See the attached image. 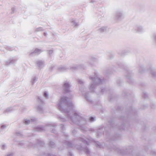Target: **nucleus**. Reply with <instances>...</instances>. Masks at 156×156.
I'll list each match as a JSON object with an SVG mask.
<instances>
[{"label":"nucleus","instance_id":"f257e3e1","mask_svg":"<svg viewBox=\"0 0 156 156\" xmlns=\"http://www.w3.org/2000/svg\"><path fill=\"white\" fill-rule=\"evenodd\" d=\"M30 122L29 120H27V121H26L25 122V123L26 124H27Z\"/></svg>","mask_w":156,"mask_h":156},{"label":"nucleus","instance_id":"f03ea898","mask_svg":"<svg viewBox=\"0 0 156 156\" xmlns=\"http://www.w3.org/2000/svg\"><path fill=\"white\" fill-rule=\"evenodd\" d=\"M90 120H91V121H93L94 120V119L93 118V117H91L90 118Z\"/></svg>","mask_w":156,"mask_h":156}]
</instances>
